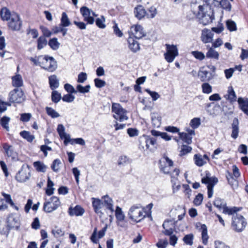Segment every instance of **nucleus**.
Instances as JSON below:
<instances>
[{
  "instance_id": "nucleus-1",
  "label": "nucleus",
  "mask_w": 248,
  "mask_h": 248,
  "mask_svg": "<svg viewBox=\"0 0 248 248\" xmlns=\"http://www.w3.org/2000/svg\"><path fill=\"white\" fill-rule=\"evenodd\" d=\"M203 4L198 6V11L196 17L199 23L203 26L211 23L215 19V13L213 6L218 4L219 1L216 0H202Z\"/></svg>"
},
{
  "instance_id": "nucleus-2",
  "label": "nucleus",
  "mask_w": 248,
  "mask_h": 248,
  "mask_svg": "<svg viewBox=\"0 0 248 248\" xmlns=\"http://www.w3.org/2000/svg\"><path fill=\"white\" fill-rule=\"evenodd\" d=\"M111 111L113 113V118L117 121L123 122L127 120V110L124 108L119 103H113L111 106Z\"/></svg>"
},
{
  "instance_id": "nucleus-3",
  "label": "nucleus",
  "mask_w": 248,
  "mask_h": 248,
  "mask_svg": "<svg viewBox=\"0 0 248 248\" xmlns=\"http://www.w3.org/2000/svg\"><path fill=\"white\" fill-rule=\"evenodd\" d=\"M247 222L245 218L241 215L236 214L232 217V227L235 232H242L246 228Z\"/></svg>"
},
{
  "instance_id": "nucleus-4",
  "label": "nucleus",
  "mask_w": 248,
  "mask_h": 248,
  "mask_svg": "<svg viewBox=\"0 0 248 248\" xmlns=\"http://www.w3.org/2000/svg\"><path fill=\"white\" fill-rule=\"evenodd\" d=\"M140 208L139 205H133L130 208L128 212V215L129 218L136 222H140L146 217V215H143V211Z\"/></svg>"
},
{
  "instance_id": "nucleus-5",
  "label": "nucleus",
  "mask_w": 248,
  "mask_h": 248,
  "mask_svg": "<svg viewBox=\"0 0 248 248\" xmlns=\"http://www.w3.org/2000/svg\"><path fill=\"white\" fill-rule=\"evenodd\" d=\"M8 99L11 103L20 104L25 100V96L21 89L15 88L9 93Z\"/></svg>"
},
{
  "instance_id": "nucleus-6",
  "label": "nucleus",
  "mask_w": 248,
  "mask_h": 248,
  "mask_svg": "<svg viewBox=\"0 0 248 248\" xmlns=\"http://www.w3.org/2000/svg\"><path fill=\"white\" fill-rule=\"evenodd\" d=\"M30 171V169L28 165H23L20 170L16 176V180L21 183L27 181L31 176Z\"/></svg>"
},
{
  "instance_id": "nucleus-7",
  "label": "nucleus",
  "mask_w": 248,
  "mask_h": 248,
  "mask_svg": "<svg viewBox=\"0 0 248 248\" xmlns=\"http://www.w3.org/2000/svg\"><path fill=\"white\" fill-rule=\"evenodd\" d=\"M22 26V21L19 15L13 12L12 17L8 22V26L13 31H19Z\"/></svg>"
},
{
  "instance_id": "nucleus-8",
  "label": "nucleus",
  "mask_w": 248,
  "mask_h": 248,
  "mask_svg": "<svg viewBox=\"0 0 248 248\" xmlns=\"http://www.w3.org/2000/svg\"><path fill=\"white\" fill-rule=\"evenodd\" d=\"M44 61L42 62V67L49 71L53 72L57 68L56 62L53 57L46 56L43 58Z\"/></svg>"
},
{
  "instance_id": "nucleus-9",
  "label": "nucleus",
  "mask_w": 248,
  "mask_h": 248,
  "mask_svg": "<svg viewBox=\"0 0 248 248\" xmlns=\"http://www.w3.org/2000/svg\"><path fill=\"white\" fill-rule=\"evenodd\" d=\"M80 12L82 16L84 17V20L89 24H93L94 22V18L91 16V14L92 11L86 6H82L80 9Z\"/></svg>"
},
{
  "instance_id": "nucleus-10",
  "label": "nucleus",
  "mask_w": 248,
  "mask_h": 248,
  "mask_svg": "<svg viewBox=\"0 0 248 248\" xmlns=\"http://www.w3.org/2000/svg\"><path fill=\"white\" fill-rule=\"evenodd\" d=\"M209 171L205 172V176L202 178L201 182L202 184H207V186L214 187L218 183V179L216 176L210 177Z\"/></svg>"
},
{
  "instance_id": "nucleus-11",
  "label": "nucleus",
  "mask_w": 248,
  "mask_h": 248,
  "mask_svg": "<svg viewBox=\"0 0 248 248\" xmlns=\"http://www.w3.org/2000/svg\"><path fill=\"white\" fill-rule=\"evenodd\" d=\"M131 32L135 39H140L145 36L146 34L141 25H136L131 27Z\"/></svg>"
},
{
  "instance_id": "nucleus-12",
  "label": "nucleus",
  "mask_w": 248,
  "mask_h": 248,
  "mask_svg": "<svg viewBox=\"0 0 248 248\" xmlns=\"http://www.w3.org/2000/svg\"><path fill=\"white\" fill-rule=\"evenodd\" d=\"M107 228V226L106 225L101 230L99 231L98 232V237H97V229L96 227L94 228L93 232L90 237L91 241L94 244L98 243H99L98 239L104 237V236L105 234V232H106Z\"/></svg>"
},
{
  "instance_id": "nucleus-13",
  "label": "nucleus",
  "mask_w": 248,
  "mask_h": 248,
  "mask_svg": "<svg viewBox=\"0 0 248 248\" xmlns=\"http://www.w3.org/2000/svg\"><path fill=\"white\" fill-rule=\"evenodd\" d=\"M214 33L210 30L204 28L202 31L201 39L204 44L212 42Z\"/></svg>"
},
{
  "instance_id": "nucleus-14",
  "label": "nucleus",
  "mask_w": 248,
  "mask_h": 248,
  "mask_svg": "<svg viewBox=\"0 0 248 248\" xmlns=\"http://www.w3.org/2000/svg\"><path fill=\"white\" fill-rule=\"evenodd\" d=\"M134 14L135 17L139 20H141L145 17H147V11L141 4H139L134 8Z\"/></svg>"
},
{
  "instance_id": "nucleus-15",
  "label": "nucleus",
  "mask_w": 248,
  "mask_h": 248,
  "mask_svg": "<svg viewBox=\"0 0 248 248\" xmlns=\"http://www.w3.org/2000/svg\"><path fill=\"white\" fill-rule=\"evenodd\" d=\"M199 228V230L202 232V243L206 245L208 243L209 236L207 233V228L205 224H202L201 223L198 222L196 224V228Z\"/></svg>"
},
{
  "instance_id": "nucleus-16",
  "label": "nucleus",
  "mask_w": 248,
  "mask_h": 248,
  "mask_svg": "<svg viewBox=\"0 0 248 248\" xmlns=\"http://www.w3.org/2000/svg\"><path fill=\"white\" fill-rule=\"evenodd\" d=\"M136 39L131 36L127 39L128 48L133 53H136L140 50V44Z\"/></svg>"
},
{
  "instance_id": "nucleus-17",
  "label": "nucleus",
  "mask_w": 248,
  "mask_h": 248,
  "mask_svg": "<svg viewBox=\"0 0 248 248\" xmlns=\"http://www.w3.org/2000/svg\"><path fill=\"white\" fill-rule=\"evenodd\" d=\"M84 212V209L78 205H76L73 208L72 207H70L68 209V214L70 216H81Z\"/></svg>"
},
{
  "instance_id": "nucleus-18",
  "label": "nucleus",
  "mask_w": 248,
  "mask_h": 248,
  "mask_svg": "<svg viewBox=\"0 0 248 248\" xmlns=\"http://www.w3.org/2000/svg\"><path fill=\"white\" fill-rule=\"evenodd\" d=\"M237 102L242 111L248 116V98L239 97Z\"/></svg>"
},
{
  "instance_id": "nucleus-19",
  "label": "nucleus",
  "mask_w": 248,
  "mask_h": 248,
  "mask_svg": "<svg viewBox=\"0 0 248 248\" xmlns=\"http://www.w3.org/2000/svg\"><path fill=\"white\" fill-rule=\"evenodd\" d=\"M232 132L231 137L233 139H236L238 136L239 132V121L237 118H234L232 124Z\"/></svg>"
},
{
  "instance_id": "nucleus-20",
  "label": "nucleus",
  "mask_w": 248,
  "mask_h": 248,
  "mask_svg": "<svg viewBox=\"0 0 248 248\" xmlns=\"http://www.w3.org/2000/svg\"><path fill=\"white\" fill-rule=\"evenodd\" d=\"M0 16L2 20L8 21L12 17L13 12L11 11L7 7H3L0 9Z\"/></svg>"
},
{
  "instance_id": "nucleus-21",
  "label": "nucleus",
  "mask_w": 248,
  "mask_h": 248,
  "mask_svg": "<svg viewBox=\"0 0 248 248\" xmlns=\"http://www.w3.org/2000/svg\"><path fill=\"white\" fill-rule=\"evenodd\" d=\"M92 206L93 208L94 211L95 213L98 214L103 213L100 211V209L101 208V205L103 204V203L101 202V201L99 199H96L94 198H92Z\"/></svg>"
},
{
  "instance_id": "nucleus-22",
  "label": "nucleus",
  "mask_w": 248,
  "mask_h": 248,
  "mask_svg": "<svg viewBox=\"0 0 248 248\" xmlns=\"http://www.w3.org/2000/svg\"><path fill=\"white\" fill-rule=\"evenodd\" d=\"M12 85L16 88H19L23 85V80L22 76L19 74H17L13 76L12 78Z\"/></svg>"
},
{
  "instance_id": "nucleus-23",
  "label": "nucleus",
  "mask_w": 248,
  "mask_h": 248,
  "mask_svg": "<svg viewBox=\"0 0 248 248\" xmlns=\"http://www.w3.org/2000/svg\"><path fill=\"white\" fill-rule=\"evenodd\" d=\"M226 179L228 181V184L231 186L234 189L237 188L238 186V181L237 179H234L232 176V174L231 172L229 171H227V174L226 175Z\"/></svg>"
},
{
  "instance_id": "nucleus-24",
  "label": "nucleus",
  "mask_w": 248,
  "mask_h": 248,
  "mask_svg": "<svg viewBox=\"0 0 248 248\" xmlns=\"http://www.w3.org/2000/svg\"><path fill=\"white\" fill-rule=\"evenodd\" d=\"M104 199L103 204L106 207V208L109 210L111 212L114 211L113 201L108 195L102 197Z\"/></svg>"
},
{
  "instance_id": "nucleus-25",
  "label": "nucleus",
  "mask_w": 248,
  "mask_h": 248,
  "mask_svg": "<svg viewBox=\"0 0 248 248\" xmlns=\"http://www.w3.org/2000/svg\"><path fill=\"white\" fill-rule=\"evenodd\" d=\"M226 99L231 102H233L236 100V95L233 87L230 86L228 87L227 94L225 96Z\"/></svg>"
},
{
  "instance_id": "nucleus-26",
  "label": "nucleus",
  "mask_w": 248,
  "mask_h": 248,
  "mask_svg": "<svg viewBox=\"0 0 248 248\" xmlns=\"http://www.w3.org/2000/svg\"><path fill=\"white\" fill-rule=\"evenodd\" d=\"M242 209V207H228L227 206V204L224 206V209H223V213L225 214H228L229 215H233L236 212L241 211Z\"/></svg>"
},
{
  "instance_id": "nucleus-27",
  "label": "nucleus",
  "mask_w": 248,
  "mask_h": 248,
  "mask_svg": "<svg viewBox=\"0 0 248 248\" xmlns=\"http://www.w3.org/2000/svg\"><path fill=\"white\" fill-rule=\"evenodd\" d=\"M159 169L161 171L166 174H170L171 178H174L172 174L170 173V167L169 166H167L165 163H162L161 161H159Z\"/></svg>"
},
{
  "instance_id": "nucleus-28",
  "label": "nucleus",
  "mask_w": 248,
  "mask_h": 248,
  "mask_svg": "<svg viewBox=\"0 0 248 248\" xmlns=\"http://www.w3.org/2000/svg\"><path fill=\"white\" fill-rule=\"evenodd\" d=\"M208 74H209V72L207 70L200 71L198 76L201 81L202 82L209 81L212 79V77L208 76Z\"/></svg>"
},
{
  "instance_id": "nucleus-29",
  "label": "nucleus",
  "mask_w": 248,
  "mask_h": 248,
  "mask_svg": "<svg viewBox=\"0 0 248 248\" xmlns=\"http://www.w3.org/2000/svg\"><path fill=\"white\" fill-rule=\"evenodd\" d=\"M3 149L7 155L9 157L14 158L16 156V153L14 151L12 146L5 143L3 146Z\"/></svg>"
},
{
  "instance_id": "nucleus-30",
  "label": "nucleus",
  "mask_w": 248,
  "mask_h": 248,
  "mask_svg": "<svg viewBox=\"0 0 248 248\" xmlns=\"http://www.w3.org/2000/svg\"><path fill=\"white\" fill-rule=\"evenodd\" d=\"M213 204L219 210H221L224 209V206L226 205V203L223 199L216 198L214 201Z\"/></svg>"
},
{
  "instance_id": "nucleus-31",
  "label": "nucleus",
  "mask_w": 248,
  "mask_h": 248,
  "mask_svg": "<svg viewBox=\"0 0 248 248\" xmlns=\"http://www.w3.org/2000/svg\"><path fill=\"white\" fill-rule=\"evenodd\" d=\"M206 56L207 58L218 60L219 53L213 48L210 47L206 53Z\"/></svg>"
},
{
  "instance_id": "nucleus-32",
  "label": "nucleus",
  "mask_w": 248,
  "mask_h": 248,
  "mask_svg": "<svg viewBox=\"0 0 248 248\" xmlns=\"http://www.w3.org/2000/svg\"><path fill=\"white\" fill-rule=\"evenodd\" d=\"M152 123L154 127H159L161 124V117L157 114H154L152 116Z\"/></svg>"
},
{
  "instance_id": "nucleus-33",
  "label": "nucleus",
  "mask_w": 248,
  "mask_h": 248,
  "mask_svg": "<svg viewBox=\"0 0 248 248\" xmlns=\"http://www.w3.org/2000/svg\"><path fill=\"white\" fill-rule=\"evenodd\" d=\"M49 83L50 87L52 90H54L58 87L59 84L58 80L55 75L49 77Z\"/></svg>"
},
{
  "instance_id": "nucleus-34",
  "label": "nucleus",
  "mask_w": 248,
  "mask_h": 248,
  "mask_svg": "<svg viewBox=\"0 0 248 248\" xmlns=\"http://www.w3.org/2000/svg\"><path fill=\"white\" fill-rule=\"evenodd\" d=\"M11 119L10 117L4 116L0 119V124L7 131H9L10 128L9 126V123Z\"/></svg>"
},
{
  "instance_id": "nucleus-35",
  "label": "nucleus",
  "mask_w": 248,
  "mask_h": 248,
  "mask_svg": "<svg viewBox=\"0 0 248 248\" xmlns=\"http://www.w3.org/2000/svg\"><path fill=\"white\" fill-rule=\"evenodd\" d=\"M179 138L186 143L189 144L192 142V137L189 134L185 132H179Z\"/></svg>"
},
{
  "instance_id": "nucleus-36",
  "label": "nucleus",
  "mask_w": 248,
  "mask_h": 248,
  "mask_svg": "<svg viewBox=\"0 0 248 248\" xmlns=\"http://www.w3.org/2000/svg\"><path fill=\"white\" fill-rule=\"evenodd\" d=\"M166 52L169 53L173 54V55L177 56L179 54L178 50L176 46L172 45L166 44Z\"/></svg>"
},
{
  "instance_id": "nucleus-37",
  "label": "nucleus",
  "mask_w": 248,
  "mask_h": 248,
  "mask_svg": "<svg viewBox=\"0 0 248 248\" xmlns=\"http://www.w3.org/2000/svg\"><path fill=\"white\" fill-rule=\"evenodd\" d=\"M145 143L146 147L147 149L152 150V148H150V145L154 146L155 148V145L156 144V140L154 138H149L148 137H145Z\"/></svg>"
},
{
  "instance_id": "nucleus-38",
  "label": "nucleus",
  "mask_w": 248,
  "mask_h": 248,
  "mask_svg": "<svg viewBox=\"0 0 248 248\" xmlns=\"http://www.w3.org/2000/svg\"><path fill=\"white\" fill-rule=\"evenodd\" d=\"M20 135L30 142H32L35 138L33 135L31 134L30 132L27 131L20 132Z\"/></svg>"
},
{
  "instance_id": "nucleus-39",
  "label": "nucleus",
  "mask_w": 248,
  "mask_h": 248,
  "mask_svg": "<svg viewBox=\"0 0 248 248\" xmlns=\"http://www.w3.org/2000/svg\"><path fill=\"white\" fill-rule=\"evenodd\" d=\"M17 219L14 217L13 215H10L7 218V225L10 228H13L16 226L17 223Z\"/></svg>"
},
{
  "instance_id": "nucleus-40",
  "label": "nucleus",
  "mask_w": 248,
  "mask_h": 248,
  "mask_svg": "<svg viewBox=\"0 0 248 248\" xmlns=\"http://www.w3.org/2000/svg\"><path fill=\"white\" fill-rule=\"evenodd\" d=\"M194 159L195 164L198 167H202L206 164L205 161L201 155L196 154L194 155Z\"/></svg>"
},
{
  "instance_id": "nucleus-41",
  "label": "nucleus",
  "mask_w": 248,
  "mask_h": 248,
  "mask_svg": "<svg viewBox=\"0 0 248 248\" xmlns=\"http://www.w3.org/2000/svg\"><path fill=\"white\" fill-rule=\"evenodd\" d=\"M43 208L44 210L47 213L51 212L57 209L56 206L53 205L52 202L49 201L44 203Z\"/></svg>"
},
{
  "instance_id": "nucleus-42",
  "label": "nucleus",
  "mask_w": 248,
  "mask_h": 248,
  "mask_svg": "<svg viewBox=\"0 0 248 248\" xmlns=\"http://www.w3.org/2000/svg\"><path fill=\"white\" fill-rule=\"evenodd\" d=\"M53 182L50 180V177H48L47 188L46 191L47 195L50 196L53 193L54 190V188L53 187Z\"/></svg>"
},
{
  "instance_id": "nucleus-43",
  "label": "nucleus",
  "mask_w": 248,
  "mask_h": 248,
  "mask_svg": "<svg viewBox=\"0 0 248 248\" xmlns=\"http://www.w3.org/2000/svg\"><path fill=\"white\" fill-rule=\"evenodd\" d=\"M44 141L46 145H41L40 147V149L41 151H42L44 154L45 156H46L47 155V151L52 150L51 148L50 147L47 146L46 144L50 143L51 141H50L49 140L47 139H45Z\"/></svg>"
},
{
  "instance_id": "nucleus-44",
  "label": "nucleus",
  "mask_w": 248,
  "mask_h": 248,
  "mask_svg": "<svg viewBox=\"0 0 248 248\" xmlns=\"http://www.w3.org/2000/svg\"><path fill=\"white\" fill-rule=\"evenodd\" d=\"M115 216L117 220L122 221L124 219V215L123 214L121 208L117 206L115 210Z\"/></svg>"
},
{
  "instance_id": "nucleus-45",
  "label": "nucleus",
  "mask_w": 248,
  "mask_h": 248,
  "mask_svg": "<svg viewBox=\"0 0 248 248\" xmlns=\"http://www.w3.org/2000/svg\"><path fill=\"white\" fill-rule=\"evenodd\" d=\"M90 85H87L84 87L80 84H78L76 87V91H77V92H78L81 93H86L90 92Z\"/></svg>"
},
{
  "instance_id": "nucleus-46",
  "label": "nucleus",
  "mask_w": 248,
  "mask_h": 248,
  "mask_svg": "<svg viewBox=\"0 0 248 248\" xmlns=\"http://www.w3.org/2000/svg\"><path fill=\"white\" fill-rule=\"evenodd\" d=\"M193 234L192 233H189L186 235L184 237L183 240L186 245L191 246L193 243Z\"/></svg>"
},
{
  "instance_id": "nucleus-47",
  "label": "nucleus",
  "mask_w": 248,
  "mask_h": 248,
  "mask_svg": "<svg viewBox=\"0 0 248 248\" xmlns=\"http://www.w3.org/2000/svg\"><path fill=\"white\" fill-rule=\"evenodd\" d=\"M226 27L230 31H233L237 30V27L234 21L232 20H228L226 21Z\"/></svg>"
},
{
  "instance_id": "nucleus-48",
  "label": "nucleus",
  "mask_w": 248,
  "mask_h": 248,
  "mask_svg": "<svg viewBox=\"0 0 248 248\" xmlns=\"http://www.w3.org/2000/svg\"><path fill=\"white\" fill-rule=\"evenodd\" d=\"M96 25L100 29H104L106 27L105 18L103 16H102L100 18H97L95 20Z\"/></svg>"
},
{
  "instance_id": "nucleus-49",
  "label": "nucleus",
  "mask_w": 248,
  "mask_h": 248,
  "mask_svg": "<svg viewBox=\"0 0 248 248\" xmlns=\"http://www.w3.org/2000/svg\"><path fill=\"white\" fill-rule=\"evenodd\" d=\"M192 150V148L186 145H182L181 146V149L179 155L180 156H184L187 154L190 153Z\"/></svg>"
},
{
  "instance_id": "nucleus-50",
  "label": "nucleus",
  "mask_w": 248,
  "mask_h": 248,
  "mask_svg": "<svg viewBox=\"0 0 248 248\" xmlns=\"http://www.w3.org/2000/svg\"><path fill=\"white\" fill-rule=\"evenodd\" d=\"M33 166L38 171L45 172L46 170V166L39 161L34 162Z\"/></svg>"
},
{
  "instance_id": "nucleus-51",
  "label": "nucleus",
  "mask_w": 248,
  "mask_h": 248,
  "mask_svg": "<svg viewBox=\"0 0 248 248\" xmlns=\"http://www.w3.org/2000/svg\"><path fill=\"white\" fill-rule=\"evenodd\" d=\"M63 139H64L63 143L65 145H67L68 143L73 145V140L74 139H71L69 135L66 134L64 132V128L63 126Z\"/></svg>"
},
{
  "instance_id": "nucleus-52",
  "label": "nucleus",
  "mask_w": 248,
  "mask_h": 248,
  "mask_svg": "<svg viewBox=\"0 0 248 248\" xmlns=\"http://www.w3.org/2000/svg\"><path fill=\"white\" fill-rule=\"evenodd\" d=\"M202 92L204 93L209 94L212 92V86L207 82L202 85Z\"/></svg>"
},
{
  "instance_id": "nucleus-53",
  "label": "nucleus",
  "mask_w": 248,
  "mask_h": 248,
  "mask_svg": "<svg viewBox=\"0 0 248 248\" xmlns=\"http://www.w3.org/2000/svg\"><path fill=\"white\" fill-rule=\"evenodd\" d=\"M157 14L156 9L154 6H152L147 11V18H153L155 17Z\"/></svg>"
},
{
  "instance_id": "nucleus-54",
  "label": "nucleus",
  "mask_w": 248,
  "mask_h": 248,
  "mask_svg": "<svg viewBox=\"0 0 248 248\" xmlns=\"http://www.w3.org/2000/svg\"><path fill=\"white\" fill-rule=\"evenodd\" d=\"M48 45L51 48L54 50L57 49L60 46V43L57 41V39L56 38L50 39L48 42Z\"/></svg>"
},
{
  "instance_id": "nucleus-55",
  "label": "nucleus",
  "mask_w": 248,
  "mask_h": 248,
  "mask_svg": "<svg viewBox=\"0 0 248 248\" xmlns=\"http://www.w3.org/2000/svg\"><path fill=\"white\" fill-rule=\"evenodd\" d=\"M218 4H220L223 9L226 10L230 11L231 9V4L228 0H221L219 2Z\"/></svg>"
},
{
  "instance_id": "nucleus-56",
  "label": "nucleus",
  "mask_w": 248,
  "mask_h": 248,
  "mask_svg": "<svg viewBox=\"0 0 248 248\" xmlns=\"http://www.w3.org/2000/svg\"><path fill=\"white\" fill-rule=\"evenodd\" d=\"M167 222L169 223V221H164V222L163 223V224L162 225V227H163V229H164V230L162 231V232L165 235L170 236L171 235H172V234H173V229L171 228H169V229H166L165 225H166V224Z\"/></svg>"
},
{
  "instance_id": "nucleus-57",
  "label": "nucleus",
  "mask_w": 248,
  "mask_h": 248,
  "mask_svg": "<svg viewBox=\"0 0 248 248\" xmlns=\"http://www.w3.org/2000/svg\"><path fill=\"white\" fill-rule=\"evenodd\" d=\"M37 48L38 49H41L47 44V40L44 37H40L37 41Z\"/></svg>"
},
{
  "instance_id": "nucleus-58",
  "label": "nucleus",
  "mask_w": 248,
  "mask_h": 248,
  "mask_svg": "<svg viewBox=\"0 0 248 248\" xmlns=\"http://www.w3.org/2000/svg\"><path fill=\"white\" fill-rule=\"evenodd\" d=\"M201 124V119L199 118H194L190 122V125L193 129L198 128Z\"/></svg>"
},
{
  "instance_id": "nucleus-59",
  "label": "nucleus",
  "mask_w": 248,
  "mask_h": 248,
  "mask_svg": "<svg viewBox=\"0 0 248 248\" xmlns=\"http://www.w3.org/2000/svg\"><path fill=\"white\" fill-rule=\"evenodd\" d=\"M191 54L197 60L202 61L205 58V55L203 53L199 51H193Z\"/></svg>"
},
{
  "instance_id": "nucleus-60",
  "label": "nucleus",
  "mask_w": 248,
  "mask_h": 248,
  "mask_svg": "<svg viewBox=\"0 0 248 248\" xmlns=\"http://www.w3.org/2000/svg\"><path fill=\"white\" fill-rule=\"evenodd\" d=\"M73 94V93H68L63 95V101L67 103L73 102L75 99V96Z\"/></svg>"
},
{
  "instance_id": "nucleus-61",
  "label": "nucleus",
  "mask_w": 248,
  "mask_h": 248,
  "mask_svg": "<svg viewBox=\"0 0 248 248\" xmlns=\"http://www.w3.org/2000/svg\"><path fill=\"white\" fill-rule=\"evenodd\" d=\"M203 195L201 193L198 194L196 196L195 198L194 199L193 203L196 206L200 205L202 202L203 201Z\"/></svg>"
},
{
  "instance_id": "nucleus-62",
  "label": "nucleus",
  "mask_w": 248,
  "mask_h": 248,
  "mask_svg": "<svg viewBox=\"0 0 248 248\" xmlns=\"http://www.w3.org/2000/svg\"><path fill=\"white\" fill-rule=\"evenodd\" d=\"M64 89L69 93H77V91L74 88V87L69 83H66L64 85Z\"/></svg>"
},
{
  "instance_id": "nucleus-63",
  "label": "nucleus",
  "mask_w": 248,
  "mask_h": 248,
  "mask_svg": "<svg viewBox=\"0 0 248 248\" xmlns=\"http://www.w3.org/2000/svg\"><path fill=\"white\" fill-rule=\"evenodd\" d=\"M10 229L7 225H1L0 226V232L1 234L7 236Z\"/></svg>"
},
{
  "instance_id": "nucleus-64",
  "label": "nucleus",
  "mask_w": 248,
  "mask_h": 248,
  "mask_svg": "<svg viewBox=\"0 0 248 248\" xmlns=\"http://www.w3.org/2000/svg\"><path fill=\"white\" fill-rule=\"evenodd\" d=\"M51 98L53 102L58 103L61 100V95L58 92L54 91L52 93Z\"/></svg>"
}]
</instances>
